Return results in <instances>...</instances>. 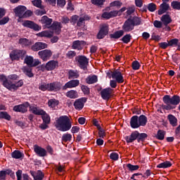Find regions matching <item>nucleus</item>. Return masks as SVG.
I'll list each match as a JSON object with an SVG mask.
<instances>
[{
    "label": "nucleus",
    "instance_id": "aec40b11",
    "mask_svg": "<svg viewBox=\"0 0 180 180\" xmlns=\"http://www.w3.org/2000/svg\"><path fill=\"white\" fill-rule=\"evenodd\" d=\"M48 45L44 42H37L32 46L33 51H39V50H43L47 49Z\"/></svg>",
    "mask_w": 180,
    "mask_h": 180
},
{
    "label": "nucleus",
    "instance_id": "2f4dec72",
    "mask_svg": "<svg viewBox=\"0 0 180 180\" xmlns=\"http://www.w3.org/2000/svg\"><path fill=\"white\" fill-rule=\"evenodd\" d=\"M38 37H53V32L51 31H42L38 34H37Z\"/></svg>",
    "mask_w": 180,
    "mask_h": 180
},
{
    "label": "nucleus",
    "instance_id": "6e6d98bb",
    "mask_svg": "<svg viewBox=\"0 0 180 180\" xmlns=\"http://www.w3.org/2000/svg\"><path fill=\"white\" fill-rule=\"evenodd\" d=\"M39 88L40 91H49V84L41 83Z\"/></svg>",
    "mask_w": 180,
    "mask_h": 180
},
{
    "label": "nucleus",
    "instance_id": "37998d69",
    "mask_svg": "<svg viewBox=\"0 0 180 180\" xmlns=\"http://www.w3.org/2000/svg\"><path fill=\"white\" fill-rule=\"evenodd\" d=\"M41 116H42V120L44 123H46L48 124H50V122H51L50 116L47 113H46L45 111H44V113L42 114Z\"/></svg>",
    "mask_w": 180,
    "mask_h": 180
},
{
    "label": "nucleus",
    "instance_id": "2eb2a0df",
    "mask_svg": "<svg viewBox=\"0 0 180 180\" xmlns=\"http://www.w3.org/2000/svg\"><path fill=\"white\" fill-rule=\"evenodd\" d=\"M22 26H25V27H29L30 29H33V30L35 31H39L41 29L40 26L30 20L24 21Z\"/></svg>",
    "mask_w": 180,
    "mask_h": 180
},
{
    "label": "nucleus",
    "instance_id": "69168bd1",
    "mask_svg": "<svg viewBox=\"0 0 180 180\" xmlns=\"http://www.w3.org/2000/svg\"><path fill=\"white\" fill-rule=\"evenodd\" d=\"M98 129V136L101 139H103L105 136H106V132H105V130L102 128Z\"/></svg>",
    "mask_w": 180,
    "mask_h": 180
},
{
    "label": "nucleus",
    "instance_id": "f8f14e48",
    "mask_svg": "<svg viewBox=\"0 0 180 180\" xmlns=\"http://www.w3.org/2000/svg\"><path fill=\"white\" fill-rule=\"evenodd\" d=\"M30 106L28 102H25L23 104L15 105L13 107L14 112H20V113H26L27 112V108Z\"/></svg>",
    "mask_w": 180,
    "mask_h": 180
},
{
    "label": "nucleus",
    "instance_id": "393cba45",
    "mask_svg": "<svg viewBox=\"0 0 180 180\" xmlns=\"http://www.w3.org/2000/svg\"><path fill=\"white\" fill-rule=\"evenodd\" d=\"M57 65H58V62L55 60H50L46 64L45 68L47 71H53V70H55Z\"/></svg>",
    "mask_w": 180,
    "mask_h": 180
},
{
    "label": "nucleus",
    "instance_id": "de8ad7c7",
    "mask_svg": "<svg viewBox=\"0 0 180 180\" xmlns=\"http://www.w3.org/2000/svg\"><path fill=\"white\" fill-rule=\"evenodd\" d=\"M0 119H5L6 120H11V115L6 112H0Z\"/></svg>",
    "mask_w": 180,
    "mask_h": 180
},
{
    "label": "nucleus",
    "instance_id": "a19ab883",
    "mask_svg": "<svg viewBox=\"0 0 180 180\" xmlns=\"http://www.w3.org/2000/svg\"><path fill=\"white\" fill-rule=\"evenodd\" d=\"M22 71L30 78H32V77H33V73L32 72V68H30V66L22 68Z\"/></svg>",
    "mask_w": 180,
    "mask_h": 180
},
{
    "label": "nucleus",
    "instance_id": "680f3d73",
    "mask_svg": "<svg viewBox=\"0 0 180 180\" xmlns=\"http://www.w3.org/2000/svg\"><path fill=\"white\" fill-rule=\"evenodd\" d=\"M110 160H112L113 161H117V160H119V154H117L116 153H112L110 155Z\"/></svg>",
    "mask_w": 180,
    "mask_h": 180
},
{
    "label": "nucleus",
    "instance_id": "052dcab7",
    "mask_svg": "<svg viewBox=\"0 0 180 180\" xmlns=\"http://www.w3.org/2000/svg\"><path fill=\"white\" fill-rule=\"evenodd\" d=\"M75 56H77V53H75V51H69L66 53V57L68 58H74V57H75Z\"/></svg>",
    "mask_w": 180,
    "mask_h": 180
},
{
    "label": "nucleus",
    "instance_id": "8fccbe9b",
    "mask_svg": "<svg viewBox=\"0 0 180 180\" xmlns=\"http://www.w3.org/2000/svg\"><path fill=\"white\" fill-rule=\"evenodd\" d=\"M130 40H131V35H130V34H127L122 38V41L123 43H125V44L130 43Z\"/></svg>",
    "mask_w": 180,
    "mask_h": 180
},
{
    "label": "nucleus",
    "instance_id": "603ef678",
    "mask_svg": "<svg viewBox=\"0 0 180 180\" xmlns=\"http://www.w3.org/2000/svg\"><path fill=\"white\" fill-rule=\"evenodd\" d=\"M149 12H155L157 10V6L154 3H150L148 5Z\"/></svg>",
    "mask_w": 180,
    "mask_h": 180
},
{
    "label": "nucleus",
    "instance_id": "4c0bfd02",
    "mask_svg": "<svg viewBox=\"0 0 180 180\" xmlns=\"http://www.w3.org/2000/svg\"><path fill=\"white\" fill-rule=\"evenodd\" d=\"M11 155L13 158H15V160H19V158H23L25 155L23 154V153L19 150H14L11 153Z\"/></svg>",
    "mask_w": 180,
    "mask_h": 180
},
{
    "label": "nucleus",
    "instance_id": "e433bc0d",
    "mask_svg": "<svg viewBox=\"0 0 180 180\" xmlns=\"http://www.w3.org/2000/svg\"><path fill=\"white\" fill-rule=\"evenodd\" d=\"M124 34V31L119 30L110 35L111 39H120Z\"/></svg>",
    "mask_w": 180,
    "mask_h": 180
},
{
    "label": "nucleus",
    "instance_id": "3c124183",
    "mask_svg": "<svg viewBox=\"0 0 180 180\" xmlns=\"http://www.w3.org/2000/svg\"><path fill=\"white\" fill-rule=\"evenodd\" d=\"M110 8H117L119 9L122 6V4L119 1H115L110 3Z\"/></svg>",
    "mask_w": 180,
    "mask_h": 180
},
{
    "label": "nucleus",
    "instance_id": "f3484780",
    "mask_svg": "<svg viewBox=\"0 0 180 180\" xmlns=\"http://www.w3.org/2000/svg\"><path fill=\"white\" fill-rule=\"evenodd\" d=\"M112 90L111 88L104 89L101 91V96L104 101H109L112 96Z\"/></svg>",
    "mask_w": 180,
    "mask_h": 180
},
{
    "label": "nucleus",
    "instance_id": "5fc2aeb1",
    "mask_svg": "<svg viewBox=\"0 0 180 180\" xmlns=\"http://www.w3.org/2000/svg\"><path fill=\"white\" fill-rule=\"evenodd\" d=\"M71 139H72V135L70 134H63L62 136V140L63 141H70Z\"/></svg>",
    "mask_w": 180,
    "mask_h": 180
},
{
    "label": "nucleus",
    "instance_id": "0e129e2a",
    "mask_svg": "<svg viewBox=\"0 0 180 180\" xmlns=\"http://www.w3.org/2000/svg\"><path fill=\"white\" fill-rule=\"evenodd\" d=\"M153 26H155L158 29H161V27H162V22L159 20H155L153 22Z\"/></svg>",
    "mask_w": 180,
    "mask_h": 180
},
{
    "label": "nucleus",
    "instance_id": "09e8293b",
    "mask_svg": "<svg viewBox=\"0 0 180 180\" xmlns=\"http://www.w3.org/2000/svg\"><path fill=\"white\" fill-rule=\"evenodd\" d=\"M91 3L93 5H96V6H100L101 8L105 4V0H91Z\"/></svg>",
    "mask_w": 180,
    "mask_h": 180
},
{
    "label": "nucleus",
    "instance_id": "79ce46f5",
    "mask_svg": "<svg viewBox=\"0 0 180 180\" xmlns=\"http://www.w3.org/2000/svg\"><path fill=\"white\" fill-rule=\"evenodd\" d=\"M172 163H171L169 161H165L158 165L157 168H169V167H172Z\"/></svg>",
    "mask_w": 180,
    "mask_h": 180
},
{
    "label": "nucleus",
    "instance_id": "ea45409f",
    "mask_svg": "<svg viewBox=\"0 0 180 180\" xmlns=\"http://www.w3.org/2000/svg\"><path fill=\"white\" fill-rule=\"evenodd\" d=\"M19 44H21L22 47H27V46H30V44H32V42L26 38H21L19 40Z\"/></svg>",
    "mask_w": 180,
    "mask_h": 180
},
{
    "label": "nucleus",
    "instance_id": "0eeeda50",
    "mask_svg": "<svg viewBox=\"0 0 180 180\" xmlns=\"http://www.w3.org/2000/svg\"><path fill=\"white\" fill-rule=\"evenodd\" d=\"M26 51L15 50L10 53V57L11 60H19V58L23 60V57L26 56Z\"/></svg>",
    "mask_w": 180,
    "mask_h": 180
},
{
    "label": "nucleus",
    "instance_id": "cd10ccee",
    "mask_svg": "<svg viewBox=\"0 0 180 180\" xmlns=\"http://www.w3.org/2000/svg\"><path fill=\"white\" fill-rule=\"evenodd\" d=\"M51 28L53 33L60 34V32H61V23L55 22L51 25Z\"/></svg>",
    "mask_w": 180,
    "mask_h": 180
},
{
    "label": "nucleus",
    "instance_id": "c03bdc74",
    "mask_svg": "<svg viewBox=\"0 0 180 180\" xmlns=\"http://www.w3.org/2000/svg\"><path fill=\"white\" fill-rule=\"evenodd\" d=\"M165 137V131L162 130L158 131V133L156 135V139H158V140H164Z\"/></svg>",
    "mask_w": 180,
    "mask_h": 180
},
{
    "label": "nucleus",
    "instance_id": "13d9d810",
    "mask_svg": "<svg viewBox=\"0 0 180 180\" xmlns=\"http://www.w3.org/2000/svg\"><path fill=\"white\" fill-rule=\"evenodd\" d=\"M81 89H82L83 94H84V95H89L90 90L88 86H86L85 85H82L81 87Z\"/></svg>",
    "mask_w": 180,
    "mask_h": 180
},
{
    "label": "nucleus",
    "instance_id": "bb28decb",
    "mask_svg": "<svg viewBox=\"0 0 180 180\" xmlns=\"http://www.w3.org/2000/svg\"><path fill=\"white\" fill-rule=\"evenodd\" d=\"M30 110L32 112V113H34V115H44V110L37 108L34 105L30 106Z\"/></svg>",
    "mask_w": 180,
    "mask_h": 180
},
{
    "label": "nucleus",
    "instance_id": "c756f323",
    "mask_svg": "<svg viewBox=\"0 0 180 180\" xmlns=\"http://www.w3.org/2000/svg\"><path fill=\"white\" fill-rule=\"evenodd\" d=\"M167 119L170 123V124L173 127H175L176 126H178V120L176 119V117L172 115H169L167 116Z\"/></svg>",
    "mask_w": 180,
    "mask_h": 180
},
{
    "label": "nucleus",
    "instance_id": "7ed1b4c3",
    "mask_svg": "<svg viewBox=\"0 0 180 180\" xmlns=\"http://www.w3.org/2000/svg\"><path fill=\"white\" fill-rule=\"evenodd\" d=\"M131 127L132 129H139V127H144L147 124V117L141 115L139 117L134 115L131 118L130 120Z\"/></svg>",
    "mask_w": 180,
    "mask_h": 180
},
{
    "label": "nucleus",
    "instance_id": "a878e982",
    "mask_svg": "<svg viewBox=\"0 0 180 180\" xmlns=\"http://www.w3.org/2000/svg\"><path fill=\"white\" fill-rule=\"evenodd\" d=\"M30 174L34 180H43V178H44V174L40 170H38L37 172L31 171Z\"/></svg>",
    "mask_w": 180,
    "mask_h": 180
},
{
    "label": "nucleus",
    "instance_id": "a18cd8bd",
    "mask_svg": "<svg viewBox=\"0 0 180 180\" xmlns=\"http://www.w3.org/2000/svg\"><path fill=\"white\" fill-rule=\"evenodd\" d=\"M171 6L173 9H176V11H180V1H173L171 3Z\"/></svg>",
    "mask_w": 180,
    "mask_h": 180
},
{
    "label": "nucleus",
    "instance_id": "b1692460",
    "mask_svg": "<svg viewBox=\"0 0 180 180\" xmlns=\"http://www.w3.org/2000/svg\"><path fill=\"white\" fill-rule=\"evenodd\" d=\"M78 85H79V80H70L65 84L63 89H67V88H76V86H78Z\"/></svg>",
    "mask_w": 180,
    "mask_h": 180
},
{
    "label": "nucleus",
    "instance_id": "bf43d9fd",
    "mask_svg": "<svg viewBox=\"0 0 180 180\" xmlns=\"http://www.w3.org/2000/svg\"><path fill=\"white\" fill-rule=\"evenodd\" d=\"M127 167L129 171H137V169L139 168V165H133L131 164H128Z\"/></svg>",
    "mask_w": 180,
    "mask_h": 180
},
{
    "label": "nucleus",
    "instance_id": "864d4df0",
    "mask_svg": "<svg viewBox=\"0 0 180 180\" xmlns=\"http://www.w3.org/2000/svg\"><path fill=\"white\" fill-rule=\"evenodd\" d=\"M85 20H88V17H82L77 22V26H84L85 25Z\"/></svg>",
    "mask_w": 180,
    "mask_h": 180
},
{
    "label": "nucleus",
    "instance_id": "423d86ee",
    "mask_svg": "<svg viewBox=\"0 0 180 180\" xmlns=\"http://www.w3.org/2000/svg\"><path fill=\"white\" fill-rule=\"evenodd\" d=\"M76 61L77 65L82 70H85L86 68V65H88V63H89V60L87 59L86 56H78L76 57Z\"/></svg>",
    "mask_w": 180,
    "mask_h": 180
},
{
    "label": "nucleus",
    "instance_id": "6e6552de",
    "mask_svg": "<svg viewBox=\"0 0 180 180\" xmlns=\"http://www.w3.org/2000/svg\"><path fill=\"white\" fill-rule=\"evenodd\" d=\"M111 78L117 82V84H123L124 82V78L123 75L119 70H115L110 72Z\"/></svg>",
    "mask_w": 180,
    "mask_h": 180
},
{
    "label": "nucleus",
    "instance_id": "dca6fc26",
    "mask_svg": "<svg viewBox=\"0 0 180 180\" xmlns=\"http://www.w3.org/2000/svg\"><path fill=\"white\" fill-rule=\"evenodd\" d=\"M41 23L43 25L44 29H49L51 27L53 19L49 18L46 15H44L41 19Z\"/></svg>",
    "mask_w": 180,
    "mask_h": 180
},
{
    "label": "nucleus",
    "instance_id": "9d476101",
    "mask_svg": "<svg viewBox=\"0 0 180 180\" xmlns=\"http://www.w3.org/2000/svg\"><path fill=\"white\" fill-rule=\"evenodd\" d=\"M108 33H109V25H108V24L101 25L100 30L97 34V39H103Z\"/></svg>",
    "mask_w": 180,
    "mask_h": 180
},
{
    "label": "nucleus",
    "instance_id": "c9c22d12",
    "mask_svg": "<svg viewBox=\"0 0 180 180\" xmlns=\"http://www.w3.org/2000/svg\"><path fill=\"white\" fill-rule=\"evenodd\" d=\"M66 96L70 99H75L78 98V92L75 90H70L66 93Z\"/></svg>",
    "mask_w": 180,
    "mask_h": 180
},
{
    "label": "nucleus",
    "instance_id": "338daca9",
    "mask_svg": "<svg viewBox=\"0 0 180 180\" xmlns=\"http://www.w3.org/2000/svg\"><path fill=\"white\" fill-rule=\"evenodd\" d=\"M32 4L37 8H41V0H34L32 1Z\"/></svg>",
    "mask_w": 180,
    "mask_h": 180
},
{
    "label": "nucleus",
    "instance_id": "5701e85b",
    "mask_svg": "<svg viewBox=\"0 0 180 180\" xmlns=\"http://www.w3.org/2000/svg\"><path fill=\"white\" fill-rule=\"evenodd\" d=\"M139 137V131H133L130 136H125L127 143H133L135 140H137Z\"/></svg>",
    "mask_w": 180,
    "mask_h": 180
},
{
    "label": "nucleus",
    "instance_id": "f03ea898",
    "mask_svg": "<svg viewBox=\"0 0 180 180\" xmlns=\"http://www.w3.org/2000/svg\"><path fill=\"white\" fill-rule=\"evenodd\" d=\"M163 102L165 103V105L162 106L163 109H165V110H171L172 109H175V106H176V105H179L180 97L176 95H174L172 97L169 95H166L163 97Z\"/></svg>",
    "mask_w": 180,
    "mask_h": 180
},
{
    "label": "nucleus",
    "instance_id": "58836bf2",
    "mask_svg": "<svg viewBox=\"0 0 180 180\" xmlns=\"http://www.w3.org/2000/svg\"><path fill=\"white\" fill-rule=\"evenodd\" d=\"M86 82L87 84H95L98 82V77L96 75L89 76L86 79Z\"/></svg>",
    "mask_w": 180,
    "mask_h": 180
},
{
    "label": "nucleus",
    "instance_id": "f257e3e1",
    "mask_svg": "<svg viewBox=\"0 0 180 180\" xmlns=\"http://www.w3.org/2000/svg\"><path fill=\"white\" fill-rule=\"evenodd\" d=\"M55 126L60 131H68L72 125L70 117L67 115H63L56 119Z\"/></svg>",
    "mask_w": 180,
    "mask_h": 180
},
{
    "label": "nucleus",
    "instance_id": "72a5a7b5",
    "mask_svg": "<svg viewBox=\"0 0 180 180\" xmlns=\"http://www.w3.org/2000/svg\"><path fill=\"white\" fill-rule=\"evenodd\" d=\"M129 20L131 21V23L133 24L134 27L141 25V18L140 17H134L132 18H129Z\"/></svg>",
    "mask_w": 180,
    "mask_h": 180
},
{
    "label": "nucleus",
    "instance_id": "412c9836",
    "mask_svg": "<svg viewBox=\"0 0 180 180\" xmlns=\"http://www.w3.org/2000/svg\"><path fill=\"white\" fill-rule=\"evenodd\" d=\"M171 9V7L169 6V4L167 3H162L160 6V9L158 11V15H162L164 13H166V12H168Z\"/></svg>",
    "mask_w": 180,
    "mask_h": 180
},
{
    "label": "nucleus",
    "instance_id": "39448f33",
    "mask_svg": "<svg viewBox=\"0 0 180 180\" xmlns=\"http://www.w3.org/2000/svg\"><path fill=\"white\" fill-rule=\"evenodd\" d=\"M108 11H110V7H107L105 10L103 11L101 18L103 19H110L112 18H116V16L119 15V11H112L110 12H108Z\"/></svg>",
    "mask_w": 180,
    "mask_h": 180
},
{
    "label": "nucleus",
    "instance_id": "20e7f679",
    "mask_svg": "<svg viewBox=\"0 0 180 180\" xmlns=\"http://www.w3.org/2000/svg\"><path fill=\"white\" fill-rule=\"evenodd\" d=\"M0 79L4 81L3 85L9 91H16L18 88H20V86H23V80H19L17 83L13 84L8 80H6V77L5 75H0Z\"/></svg>",
    "mask_w": 180,
    "mask_h": 180
},
{
    "label": "nucleus",
    "instance_id": "a211bd4d",
    "mask_svg": "<svg viewBox=\"0 0 180 180\" xmlns=\"http://www.w3.org/2000/svg\"><path fill=\"white\" fill-rule=\"evenodd\" d=\"M26 6H18L15 8H14V13L16 16H18L20 19L23 18V15H25V12H26Z\"/></svg>",
    "mask_w": 180,
    "mask_h": 180
},
{
    "label": "nucleus",
    "instance_id": "473e14b6",
    "mask_svg": "<svg viewBox=\"0 0 180 180\" xmlns=\"http://www.w3.org/2000/svg\"><path fill=\"white\" fill-rule=\"evenodd\" d=\"M82 46H84V41L77 40L73 42L72 47L74 50H81Z\"/></svg>",
    "mask_w": 180,
    "mask_h": 180
},
{
    "label": "nucleus",
    "instance_id": "c85d7f7f",
    "mask_svg": "<svg viewBox=\"0 0 180 180\" xmlns=\"http://www.w3.org/2000/svg\"><path fill=\"white\" fill-rule=\"evenodd\" d=\"M61 88V84L58 82L49 84V91H58Z\"/></svg>",
    "mask_w": 180,
    "mask_h": 180
},
{
    "label": "nucleus",
    "instance_id": "774afa93",
    "mask_svg": "<svg viewBox=\"0 0 180 180\" xmlns=\"http://www.w3.org/2000/svg\"><path fill=\"white\" fill-rule=\"evenodd\" d=\"M132 68L133 70H139L140 68V63L138 61H134L132 63Z\"/></svg>",
    "mask_w": 180,
    "mask_h": 180
},
{
    "label": "nucleus",
    "instance_id": "7c9ffc66",
    "mask_svg": "<svg viewBox=\"0 0 180 180\" xmlns=\"http://www.w3.org/2000/svg\"><path fill=\"white\" fill-rule=\"evenodd\" d=\"M161 21L165 25V26H167V25H169V23L172 22V19H171L169 15L165 14L162 16Z\"/></svg>",
    "mask_w": 180,
    "mask_h": 180
},
{
    "label": "nucleus",
    "instance_id": "9b49d317",
    "mask_svg": "<svg viewBox=\"0 0 180 180\" xmlns=\"http://www.w3.org/2000/svg\"><path fill=\"white\" fill-rule=\"evenodd\" d=\"M38 56H39L40 58H41L43 61H47V60H50V58L53 56V52H51V50L45 49L39 51Z\"/></svg>",
    "mask_w": 180,
    "mask_h": 180
},
{
    "label": "nucleus",
    "instance_id": "1a4fd4ad",
    "mask_svg": "<svg viewBox=\"0 0 180 180\" xmlns=\"http://www.w3.org/2000/svg\"><path fill=\"white\" fill-rule=\"evenodd\" d=\"M24 63L28 65V67H37L40 65V60L39 59H34L32 56H27L24 60Z\"/></svg>",
    "mask_w": 180,
    "mask_h": 180
},
{
    "label": "nucleus",
    "instance_id": "ddd939ff",
    "mask_svg": "<svg viewBox=\"0 0 180 180\" xmlns=\"http://www.w3.org/2000/svg\"><path fill=\"white\" fill-rule=\"evenodd\" d=\"M86 102V98H81L75 100L73 105L75 106V109L76 110H82L84 108V105Z\"/></svg>",
    "mask_w": 180,
    "mask_h": 180
},
{
    "label": "nucleus",
    "instance_id": "f704fd0d",
    "mask_svg": "<svg viewBox=\"0 0 180 180\" xmlns=\"http://www.w3.org/2000/svg\"><path fill=\"white\" fill-rule=\"evenodd\" d=\"M60 102L58 100H56V98L50 99L48 101V105L49 108H52V109H56L58 106V104Z\"/></svg>",
    "mask_w": 180,
    "mask_h": 180
},
{
    "label": "nucleus",
    "instance_id": "4be33fe9",
    "mask_svg": "<svg viewBox=\"0 0 180 180\" xmlns=\"http://www.w3.org/2000/svg\"><path fill=\"white\" fill-rule=\"evenodd\" d=\"M122 29L124 32H131V30L134 29V26L131 23V21L128 19L124 22L122 26Z\"/></svg>",
    "mask_w": 180,
    "mask_h": 180
},
{
    "label": "nucleus",
    "instance_id": "e2e57ef3",
    "mask_svg": "<svg viewBox=\"0 0 180 180\" xmlns=\"http://www.w3.org/2000/svg\"><path fill=\"white\" fill-rule=\"evenodd\" d=\"M147 137V134H139L138 132V141L140 142V141H143V140H145L146 138Z\"/></svg>",
    "mask_w": 180,
    "mask_h": 180
},
{
    "label": "nucleus",
    "instance_id": "6ab92c4d",
    "mask_svg": "<svg viewBox=\"0 0 180 180\" xmlns=\"http://www.w3.org/2000/svg\"><path fill=\"white\" fill-rule=\"evenodd\" d=\"M34 151L39 157H46L47 155V150L38 145L34 146Z\"/></svg>",
    "mask_w": 180,
    "mask_h": 180
},
{
    "label": "nucleus",
    "instance_id": "49530a36",
    "mask_svg": "<svg viewBox=\"0 0 180 180\" xmlns=\"http://www.w3.org/2000/svg\"><path fill=\"white\" fill-rule=\"evenodd\" d=\"M79 77V73L77 70H70L69 71V78H78Z\"/></svg>",
    "mask_w": 180,
    "mask_h": 180
},
{
    "label": "nucleus",
    "instance_id": "4468645a",
    "mask_svg": "<svg viewBox=\"0 0 180 180\" xmlns=\"http://www.w3.org/2000/svg\"><path fill=\"white\" fill-rule=\"evenodd\" d=\"M22 26H25V27H29L30 29H33V30L35 31H39L41 29L40 26L30 20L24 21Z\"/></svg>",
    "mask_w": 180,
    "mask_h": 180
},
{
    "label": "nucleus",
    "instance_id": "4d7b16f0",
    "mask_svg": "<svg viewBox=\"0 0 180 180\" xmlns=\"http://www.w3.org/2000/svg\"><path fill=\"white\" fill-rule=\"evenodd\" d=\"M135 11H136V7L134 6H131V7H129L127 11V16H129V15L134 13Z\"/></svg>",
    "mask_w": 180,
    "mask_h": 180
}]
</instances>
